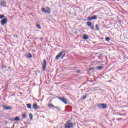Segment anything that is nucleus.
<instances>
[{
  "label": "nucleus",
  "mask_w": 128,
  "mask_h": 128,
  "mask_svg": "<svg viewBox=\"0 0 128 128\" xmlns=\"http://www.w3.org/2000/svg\"><path fill=\"white\" fill-rule=\"evenodd\" d=\"M26 106L28 108H32V104H26Z\"/></svg>",
  "instance_id": "17"
},
{
  "label": "nucleus",
  "mask_w": 128,
  "mask_h": 128,
  "mask_svg": "<svg viewBox=\"0 0 128 128\" xmlns=\"http://www.w3.org/2000/svg\"><path fill=\"white\" fill-rule=\"evenodd\" d=\"M3 108L4 110H12V106H3Z\"/></svg>",
  "instance_id": "9"
},
{
  "label": "nucleus",
  "mask_w": 128,
  "mask_h": 128,
  "mask_svg": "<svg viewBox=\"0 0 128 128\" xmlns=\"http://www.w3.org/2000/svg\"><path fill=\"white\" fill-rule=\"evenodd\" d=\"M110 82H112V80H110Z\"/></svg>",
  "instance_id": "35"
},
{
  "label": "nucleus",
  "mask_w": 128,
  "mask_h": 128,
  "mask_svg": "<svg viewBox=\"0 0 128 128\" xmlns=\"http://www.w3.org/2000/svg\"><path fill=\"white\" fill-rule=\"evenodd\" d=\"M29 118H30V120H32V114H29Z\"/></svg>",
  "instance_id": "22"
},
{
  "label": "nucleus",
  "mask_w": 128,
  "mask_h": 128,
  "mask_svg": "<svg viewBox=\"0 0 128 128\" xmlns=\"http://www.w3.org/2000/svg\"><path fill=\"white\" fill-rule=\"evenodd\" d=\"M6 22H8V18H6V17L1 20V24H2V26L4 25V24H6Z\"/></svg>",
  "instance_id": "8"
},
{
  "label": "nucleus",
  "mask_w": 128,
  "mask_h": 128,
  "mask_svg": "<svg viewBox=\"0 0 128 128\" xmlns=\"http://www.w3.org/2000/svg\"><path fill=\"white\" fill-rule=\"evenodd\" d=\"M88 20H94L92 19V17H88Z\"/></svg>",
  "instance_id": "26"
},
{
  "label": "nucleus",
  "mask_w": 128,
  "mask_h": 128,
  "mask_svg": "<svg viewBox=\"0 0 128 128\" xmlns=\"http://www.w3.org/2000/svg\"><path fill=\"white\" fill-rule=\"evenodd\" d=\"M6 68V65H2V68Z\"/></svg>",
  "instance_id": "29"
},
{
  "label": "nucleus",
  "mask_w": 128,
  "mask_h": 128,
  "mask_svg": "<svg viewBox=\"0 0 128 128\" xmlns=\"http://www.w3.org/2000/svg\"><path fill=\"white\" fill-rule=\"evenodd\" d=\"M82 100H86V96H82Z\"/></svg>",
  "instance_id": "28"
},
{
  "label": "nucleus",
  "mask_w": 128,
  "mask_h": 128,
  "mask_svg": "<svg viewBox=\"0 0 128 128\" xmlns=\"http://www.w3.org/2000/svg\"><path fill=\"white\" fill-rule=\"evenodd\" d=\"M93 20H96L98 16L96 15H94L92 16Z\"/></svg>",
  "instance_id": "19"
},
{
  "label": "nucleus",
  "mask_w": 128,
  "mask_h": 128,
  "mask_svg": "<svg viewBox=\"0 0 128 128\" xmlns=\"http://www.w3.org/2000/svg\"><path fill=\"white\" fill-rule=\"evenodd\" d=\"M14 38H18V36H16V35H14Z\"/></svg>",
  "instance_id": "32"
},
{
  "label": "nucleus",
  "mask_w": 128,
  "mask_h": 128,
  "mask_svg": "<svg viewBox=\"0 0 128 128\" xmlns=\"http://www.w3.org/2000/svg\"><path fill=\"white\" fill-rule=\"evenodd\" d=\"M89 70H94V68H89Z\"/></svg>",
  "instance_id": "30"
},
{
  "label": "nucleus",
  "mask_w": 128,
  "mask_h": 128,
  "mask_svg": "<svg viewBox=\"0 0 128 128\" xmlns=\"http://www.w3.org/2000/svg\"><path fill=\"white\" fill-rule=\"evenodd\" d=\"M13 120H15V121L20 120V117H18V116H16V117Z\"/></svg>",
  "instance_id": "18"
},
{
  "label": "nucleus",
  "mask_w": 128,
  "mask_h": 128,
  "mask_svg": "<svg viewBox=\"0 0 128 128\" xmlns=\"http://www.w3.org/2000/svg\"><path fill=\"white\" fill-rule=\"evenodd\" d=\"M110 40V38L109 37H106L105 38V40H106V42H108V40Z\"/></svg>",
  "instance_id": "25"
},
{
  "label": "nucleus",
  "mask_w": 128,
  "mask_h": 128,
  "mask_svg": "<svg viewBox=\"0 0 128 128\" xmlns=\"http://www.w3.org/2000/svg\"><path fill=\"white\" fill-rule=\"evenodd\" d=\"M87 26L90 28V30H94V24L90 22H87Z\"/></svg>",
  "instance_id": "5"
},
{
  "label": "nucleus",
  "mask_w": 128,
  "mask_h": 128,
  "mask_svg": "<svg viewBox=\"0 0 128 128\" xmlns=\"http://www.w3.org/2000/svg\"><path fill=\"white\" fill-rule=\"evenodd\" d=\"M22 116L23 118H26V114L25 113H24L22 114Z\"/></svg>",
  "instance_id": "23"
},
{
  "label": "nucleus",
  "mask_w": 128,
  "mask_h": 128,
  "mask_svg": "<svg viewBox=\"0 0 128 128\" xmlns=\"http://www.w3.org/2000/svg\"><path fill=\"white\" fill-rule=\"evenodd\" d=\"M118 116H124V114H118Z\"/></svg>",
  "instance_id": "33"
},
{
  "label": "nucleus",
  "mask_w": 128,
  "mask_h": 128,
  "mask_svg": "<svg viewBox=\"0 0 128 128\" xmlns=\"http://www.w3.org/2000/svg\"><path fill=\"white\" fill-rule=\"evenodd\" d=\"M41 10L42 12H44V14H46V9L45 8H42Z\"/></svg>",
  "instance_id": "15"
},
{
  "label": "nucleus",
  "mask_w": 128,
  "mask_h": 128,
  "mask_svg": "<svg viewBox=\"0 0 128 128\" xmlns=\"http://www.w3.org/2000/svg\"><path fill=\"white\" fill-rule=\"evenodd\" d=\"M97 106H98V108H108V105L104 104H98L97 105Z\"/></svg>",
  "instance_id": "2"
},
{
  "label": "nucleus",
  "mask_w": 128,
  "mask_h": 128,
  "mask_svg": "<svg viewBox=\"0 0 128 128\" xmlns=\"http://www.w3.org/2000/svg\"><path fill=\"white\" fill-rule=\"evenodd\" d=\"M65 128H74V124L67 122L66 124H65Z\"/></svg>",
  "instance_id": "3"
},
{
  "label": "nucleus",
  "mask_w": 128,
  "mask_h": 128,
  "mask_svg": "<svg viewBox=\"0 0 128 128\" xmlns=\"http://www.w3.org/2000/svg\"><path fill=\"white\" fill-rule=\"evenodd\" d=\"M41 40H42V39H41Z\"/></svg>",
  "instance_id": "37"
},
{
  "label": "nucleus",
  "mask_w": 128,
  "mask_h": 128,
  "mask_svg": "<svg viewBox=\"0 0 128 128\" xmlns=\"http://www.w3.org/2000/svg\"><path fill=\"white\" fill-rule=\"evenodd\" d=\"M122 120V118H117L116 120Z\"/></svg>",
  "instance_id": "31"
},
{
  "label": "nucleus",
  "mask_w": 128,
  "mask_h": 128,
  "mask_svg": "<svg viewBox=\"0 0 128 128\" xmlns=\"http://www.w3.org/2000/svg\"><path fill=\"white\" fill-rule=\"evenodd\" d=\"M68 122H70V120H68Z\"/></svg>",
  "instance_id": "36"
},
{
  "label": "nucleus",
  "mask_w": 128,
  "mask_h": 128,
  "mask_svg": "<svg viewBox=\"0 0 128 128\" xmlns=\"http://www.w3.org/2000/svg\"><path fill=\"white\" fill-rule=\"evenodd\" d=\"M32 108L35 110H40V106H38V104H36V103H34L32 104Z\"/></svg>",
  "instance_id": "7"
},
{
  "label": "nucleus",
  "mask_w": 128,
  "mask_h": 128,
  "mask_svg": "<svg viewBox=\"0 0 128 128\" xmlns=\"http://www.w3.org/2000/svg\"><path fill=\"white\" fill-rule=\"evenodd\" d=\"M82 38L84 40H88V36L85 34L82 36Z\"/></svg>",
  "instance_id": "14"
},
{
  "label": "nucleus",
  "mask_w": 128,
  "mask_h": 128,
  "mask_svg": "<svg viewBox=\"0 0 128 128\" xmlns=\"http://www.w3.org/2000/svg\"><path fill=\"white\" fill-rule=\"evenodd\" d=\"M54 108H57L58 110H60V107L58 106H55V107H54Z\"/></svg>",
  "instance_id": "27"
},
{
  "label": "nucleus",
  "mask_w": 128,
  "mask_h": 128,
  "mask_svg": "<svg viewBox=\"0 0 128 128\" xmlns=\"http://www.w3.org/2000/svg\"><path fill=\"white\" fill-rule=\"evenodd\" d=\"M6 1H2L1 2H0V6H6Z\"/></svg>",
  "instance_id": "11"
},
{
  "label": "nucleus",
  "mask_w": 128,
  "mask_h": 128,
  "mask_svg": "<svg viewBox=\"0 0 128 128\" xmlns=\"http://www.w3.org/2000/svg\"><path fill=\"white\" fill-rule=\"evenodd\" d=\"M48 108H56V106H54V104H48Z\"/></svg>",
  "instance_id": "13"
},
{
  "label": "nucleus",
  "mask_w": 128,
  "mask_h": 128,
  "mask_svg": "<svg viewBox=\"0 0 128 128\" xmlns=\"http://www.w3.org/2000/svg\"><path fill=\"white\" fill-rule=\"evenodd\" d=\"M80 72V70H78L77 72Z\"/></svg>",
  "instance_id": "34"
},
{
  "label": "nucleus",
  "mask_w": 128,
  "mask_h": 128,
  "mask_svg": "<svg viewBox=\"0 0 128 128\" xmlns=\"http://www.w3.org/2000/svg\"><path fill=\"white\" fill-rule=\"evenodd\" d=\"M26 56L28 58H32V54H30V53H28V54H26Z\"/></svg>",
  "instance_id": "12"
},
{
  "label": "nucleus",
  "mask_w": 128,
  "mask_h": 128,
  "mask_svg": "<svg viewBox=\"0 0 128 128\" xmlns=\"http://www.w3.org/2000/svg\"><path fill=\"white\" fill-rule=\"evenodd\" d=\"M96 30H100V28H98V26L97 24H96Z\"/></svg>",
  "instance_id": "21"
},
{
  "label": "nucleus",
  "mask_w": 128,
  "mask_h": 128,
  "mask_svg": "<svg viewBox=\"0 0 128 128\" xmlns=\"http://www.w3.org/2000/svg\"><path fill=\"white\" fill-rule=\"evenodd\" d=\"M46 14H50L52 12V10L49 6L46 7Z\"/></svg>",
  "instance_id": "10"
},
{
  "label": "nucleus",
  "mask_w": 128,
  "mask_h": 128,
  "mask_svg": "<svg viewBox=\"0 0 128 128\" xmlns=\"http://www.w3.org/2000/svg\"><path fill=\"white\" fill-rule=\"evenodd\" d=\"M66 50H62V51H61L56 56V60H59L60 58V56L62 55V54H64L62 56L61 58V60H62V58H64V56H66Z\"/></svg>",
  "instance_id": "1"
},
{
  "label": "nucleus",
  "mask_w": 128,
  "mask_h": 128,
  "mask_svg": "<svg viewBox=\"0 0 128 128\" xmlns=\"http://www.w3.org/2000/svg\"><path fill=\"white\" fill-rule=\"evenodd\" d=\"M46 60L44 59L42 61V70L44 72L46 70Z\"/></svg>",
  "instance_id": "4"
},
{
  "label": "nucleus",
  "mask_w": 128,
  "mask_h": 128,
  "mask_svg": "<svg viewBox=\"0 0 128 128\" xmlns=\"http://www.w3.org/2000/svg\"><path fill=\"white\" fill-rule=\"evenodd\" d=\"M36 26L38 28L39 30H40L42 28V27L40 26V24H36Z\"/></svg>",
  "instance_id": "20"
},
{
  "label": "nucleus",
  "mask_w": 128,
  "mask_h": 128,
  "mask_svg": "<svg viewBox=\"0 0 128 128\" xmlns=\"http://www.w3.org/2000/svg\"><path fill=\"white\" fill-rule=\"evenodd\" d=\"M4 18V14H0V20H2Z\"/></svg>",
  "instance_id": "24"
},
{
  "label": "nucleus",
  "mask_w": 128,
  "mask_h": 128,
  "mask_svg": "<svg viewBox=\"0 0 128 128\" xmlns=\"http://www.w3.org/2000/svg\"><path fill=\"white\" fill-rule=\"evenodd\" d=\"M58 99L60 100H61V102H62L65 104H68V102H66V100L64 98V97H59Z\"/></svg>",
  "instance_id": "6"
},
{
  "label": "nucleus",
  "mask_w": 128,
  "mask_h": 128,
  "mask_svg": "<svg viewBox=\"0 0 128 128\" xmlns=\"http://www.w3.org/2000/svg\"><path fill=\"white\" fill-rule=\"evenodd\" d=\"M96 68H97V70H102V68H104V67L102 66H98Z\"/></svg>",
  "instance_id": "16"
}]
</instances>
